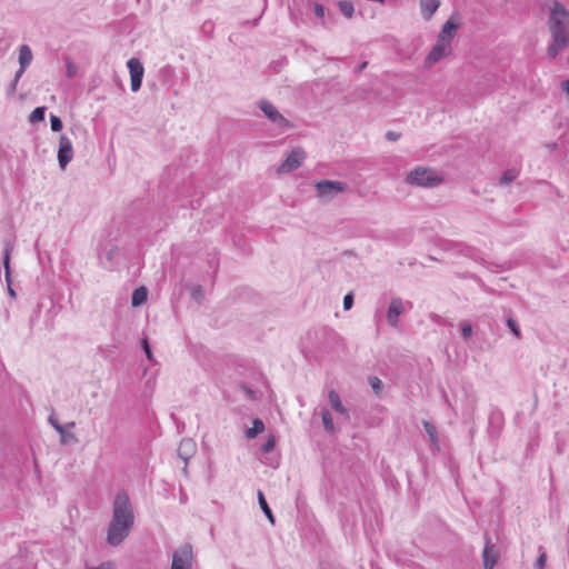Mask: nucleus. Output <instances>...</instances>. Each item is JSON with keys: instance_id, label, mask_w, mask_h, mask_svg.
Listing matches in <instances>:
<instances>
[{"instance_id": "0eeeda50", "label": "nucleus", "mask_w": 569, "mask_h": 569, "mask_svg": "<svg viewBox=\"0 0 569 569\" xmlns=\"http://www.w3.org/2000/svg\"><path fill=\"white\" fill-rule=\"evenodd\" d=\"M192 561V546L184 543L180 546L172 555L170 569H189Z\"/></svg>"}, {"instance_id": "a18cd8bd", "label": "nucleus", "mask_w": 569, "mask_h": 569, "mask_svg": "<svg viewBox=\"0 0 569 569\" xmlns=\"http://www.w3.org/2000/svg\"><path fill=\"white\" fill-rule=\"evenodd\" d=\"M367 66H368V62H367V61H363V62H361V63L357 67L356 71H357V72H361V71H363V70L367 68Z\"/></svg>"}, {"instance_id": "f8f14e48", "label": "nucleus", "mask_w": 569, "mask_h": 569, "mask_svg": "<svg viewBox=\"0 0 569 569\" xmlns=\"http://www.w3.org/2000/svg\"><path fill=\"white\" fill-rule=\"evenodd\" d=\"M49 423L53 427V429L60 435V441L62 445H68V443H77L78 442V438L76 437V435L73 432H68L67 431V428H74L76 427V423L74 422H69L67 423V426H62L58 422V420L51 415L48 419Z\"/></svg>"}, {"instance_id": "bb28decb", "label": "nucleus", "mask_w": 569, "mask_h": 569, "mask_svg": "<svg viewBox=\"0 0 569 569\" xmlns=\"http://www.w3.org/2000/svg\"><path fill=\"white\" fill-rule=\"evenodd\" d=\"M517 176H518L517 170L508 169V170H506L502 173V176L500 178V183L501 184H509V183H511L517 178Z\"/></svg>"}, {"instance_id": "dca6fc26", "label": "nucleus", "mask_w": 569, "mask_h": 569, "mask_svg": "<svg viewBox=\"0 0 569 569\" xmlns=\"http://www.w3.org/2000/svg\"><path fill=\"white\" fill-rule=\"evenodd\" d=\"M420 11L421 16L425 20H430L435 12L439 9L441 1L440 0H420Z\"/></svg>"}, {"instance_id": "a878e982", "label": "nucleus", "mask_w": 569, "mask_h": 569, "mask_svg": "<svg viewBox=\"0 0 569 569\" xmlns=\"http://www.w3.org/2000/svg\"><path fill=\"white\" fill-rule=\"evenodd\" d=\"M423 428H425L426 432L428 433L430 441L433 443H437L438 442V432H437L436 427L429 421H423Z\"/></svg>"}, {"instance_id": "a19ab883", "label": "nucleus", "mask_w": 569, "mask_h": 569, "mask_svg": "<svg viewBox=\"0 0 569 569\" xmlns=\"http://www.w3.org/2000/svg\"><path fill=\"white\" fill-rule=\"evenodd\" d=\"M401 137V133L395 131H388L386 133V139L389 141H397Z\"/></svg>"}, {"instance_id": "c03bdc74", "label": "nucleus", "mask_w": 569, "mask_h": 569, "mask_svg": "<svg viewBox=\"0 0 569 569\" xmlns=\"http://www.w3.org/2000/svg\"><path fill=\"white\" fill-rule=\"evenodd\" d=\"M242 389L249 397L254 398V391L250 387L243 386Z\"/></svg>"}, {"instance_id": "9d476101", "label": "nucleus", "mask_w": 569, "mask_h": 569, "mask_svg": "<svg viewBox=\"0 0 569 569\" xmlns=\"http://www.w3.org/2000/svg\"><path fill=\"white\" fill-rule=\"evenodd\" d=\"M73 158V147L71 140L61 134L59 138L58 162L59 167L63 170Z\"/></svg>"}, {"instance_id": "c85d7f7f", "label": "nucleus", "mask_w": 569, "mask_h": 569, "mask_svg": "<svg viewBox=\"0 0 569 569\" xmlns=\"http://www.w3.org/2000/svg\"><path fill=\"white\" fill-rule=\"evenodd\" d=\"M507 327L510 329V331L517 337V338H520L521 337V330H520V327L517 322V320H515L512 317H509L507 319Z\"/></svg>"}, {"instance_id": "4be33fe9", "label": "nucleus", "mask_w": 569, "mask_h": 569, "mask_svg": "<svg viewBox=\"0 0 569 569\" xmlns=\"http://www.w3.org/2000/svg\"><path fill=\"white\" fill-rule=\"evenodd\" d=\"M258 502H259V506H260L261 510L263 511L264 516L273 525L274 523V516H273L270 507L268 506V502H267V500L264 498V495L260 490L258 491Z\"/></svg>"}, {"instance_id": "79ce46f5", "label": "nucleus", "mask_w": 569, "mask_h": 569, "mask_svg": "<svg viewBox=\"0 0 569 569\" xmlns=\"http://www.w3.org/2000/svg\"><path fill=\"white\" fill-rule=\"evenodd\" d=\"M27 68H22L19 66V69L17 70L16 74H14V79L19 80L22 78L23 73L26 72Z\"/></svg>"}, {"instance_id": "aec40b11", "label": "nucleus", "mask_w": 569, "mask_h": 569, "mask_svg": "<svg viewBox=\"0 0 569 569\" xmlns=\"http://www.w3.org/2000/svg\"><path fill=\"white\" fill-rule=\"evenodd\" d=\"M148 299V290L146 287L141 286L136 288L131 296V305L132 307H139L144 303Z\"/></svg>"}, {"instance_id": "7c9ffc66", "label": "nucleus", "mask_w": 569, "mask_h": 569, "mask_svg": "<svg viewBox=\"0 0 569 569\" xmlns=\"http://www.w3.org/2000/svg\"><path fill=\"white\" fill-rule=\"evenodd\" d=\"M141 347H142V350H143V352H144V355H146L147 359H148L149 361H153V359H154V358H153V353H152V350H151L150 343H149V341H148V339H147V338H143V339L141 340Z\"/></svg>"}, {"instance_id": "6ab92c4d", "label": "nucleus", "mask_w": 569, "mask_h": 569, "mask_svg": "<svg viewBox=\"0 0 569 569\" xmlns=\"http://www.w3.org/2000/svg\"><path fill=\"white\" fill-rule=\"evenodd\" d=\"M32 51L28 44H22L19 48V66L28 68L32 62Z\"/></svg>"}, {"instance_id": "4c0bfd02", "label": "nucleus", "mask_w": 569, "mask_h": 569, "mask_svg": "<svg viewBox=\"0 0 569 569\" xmlns=\"http://www.w3.org/2000/svg\"><path fill=\"white\" fill-rule=\"evenodd\" d=\"M191 296L196 301L199 302L203 298L202 288L200 286L194 287L191 292Z\"/></svg>"}, {"instance_id": "393cba45", "label": "nucleus", "mask_w": 569, "mask_h": 569, "mask_svg": "<svg viewBox=\"0 0 569 569\" xmlns=\"http://www.w3.org/2000/svg\"><path fill=\"white\" fill-rule=\"evenodd\" d=\"M46 107H37L29 116V121L31 123L41 122L44 120Z\"/></svg>"}, {"instance_id": "c756f323", "label": "nucleus", "mask_w": 569, "mask_h": 569, "mask_svg": "<svg viewBox=\"0 0 569 569\" xmlns=\"http://www.w3.org/2000/svg\"><path fill=\"white\" fill-rule=\"evenodd\" d=\"M50 126L53 132H59L63 128V122L58 116L50 114Z\"/></svg>"}, {"instance_id": "2eb2a0df", "label": "nucleus", "mask_w": 569, "mask_h": 569, "mask_svg": "<svg viewBox=\"0 0 569 569\" xmlns=\"http://www.w3.org/2000/svg\"><path fill=\"white\" fill-rule=\"evenodd\" d=\"M459 28V22L455 20V16H451L442 26L440 33L438 34V39L441 41H449L451 43L455 38L457 30Z\"/></svg>"}, {"instance_id": "49530a36", "label": "nucleus", "mask_w": 569, "mask_h": 569, "mask_svg": "<svg viewBox=\"0 0 569 569\" xmlns=\"http://www.w3.org/2000/svg\"><path fill=\"white\" fill-rule=\"evenodd\" d=\"M500 416H501V413H500V412H492V413L490 415V417H489L490 422H492V421H493V420H496V419H497V420H498V419H500Z\"/></svg>"}, {"instance_id": "473e14b6", "label": "nucleus", "mask_w": 569, "mask_h": 569, "mask_svg": "<svg viewBox=\"0 0 569 569\" xmlns=\"http://www.w3.org/2000/svg\"><path fill=\"white\" fill-rule=\"evenodd\" d=\"M556 452L562 455L566 451V441L556 433Z\"/></svg>"}, {"instance_id": "423d86ee", "label": "nucleus", "mask_w": 569, "mask_h": 569, "mask_svg": "<svg viewBox=\"0 0 569 569\" xmlns=\"http://www.w3.org/2000/svg\"><path fill=\"white\" fill-rule=\"evenodd\" d=\"M500 559V549L492 539L485 535V547L482 550L483 569H493Z\"/></svg>"}, {"instance_id": "7ed1b4c3", "label": "nucleus", "mask_w": 569, "mask_h": 569, "mask_svg": "<svg viewBox=\"0 0 569 569\" xmlns=\"http://www.w3.org/2000/svg\"><path fill=\"white\" fill-rule=\"evenodd\" d=\"M406 182L419 187H436L442 182V178L430 168L417 167L407 174Z\"/></svg>"}, {"instance_id": "37998d69", "label": "nucleus", "mask_w": 569, "mask_h": 569, "mask_svg": "<svg viewBox=\"0 0 569 569\" xmlns=\"http://www.w3.org/2000/svg\"><path fill=\"white\" fill-rule=\"evenodd\" d=\"M7 290H8V295H9L11 298H13V299H16V298H17V292H16V290L12 288V286H7Z\"/></svg>"}, {"instance_id": "20e7f679", "label": "nucleus", "mask_w": 569, "mask_h": 569, "mask_svg": "<svg viewBox=\"0 0 569 569\" xmlns=\"http://www.w3.org/2000/svg\"><path fill=\"white\" fill-rule=\"evenodd\" d=\"M259 108L266 118H268L281 131H286L293 127L292 123L287 118H284L270 101H260Z\"/></svg>"}, {"instance_id": "39448f33", "label": "nucleus", "mask_w": 569, "mask_h": 569, "mask_svg": "<svg viewBox=\"0 0 569 569\" xmlns=\"http://www.w3.org/2000/svg\"><path fill=\"white\" fill-rule=\"evenodd\" d=\"M348 189L347 182L336 180H320L316 183L317 194L320 198L331 200L338 193H342Z\"/></svg>"}, {"instance_id": "e433bc0d", "label": "nucleus", "mask_w": 569, "mask_h": 569, "mask_svg": "<svg viewBox=\"0 0 569 569\" xmlns=\"http://www.w3.org/2000/svg\"><path fill=\"white\" fill-rule=\"evenodd\" d=\"M353 295L351 292L347 293L345 297H343V309L345 310H349L352 308L353 306Z\"/></svg>"}, {"instance_id": "f3484780", "label": "nucleus", "mask_w": 569, "mask_h": 569, "mask_svg": "<svg viewBox=\"0 0 569 569\" xmlns=\"http://www.w3.org/2000/svg\"><path fill=\"white\" fill-rule=\"evenodd\" d=\"M196 451V443L191 439H182L178 447V456L187 462Z\"/></svg>"}, {"instance_id": "58836bf2", "label": "nucleus", "mask_w": 569, "mask_h": 569, "mask_svg": "<svg viewBox=\"0 0 569 569\" xmlns=\"http://www.w3.org/2000/svg\"><path fill=\"white\" fill-rule=\"evenodd\" d=\"M313 12L318 17V18H323L325 17V8L323 6L319 4V3H315L313 6Z\"/></svg>"}, {"instance_id": "de8ad7c7", "label": "nucleus", "mask_w": 569, "mask_h": 569, "mask_svg": "<svg viewBox=\"0 0 569 569\" xmlns=\"http://www.w3.org/2000/svg\"><path fill=\"white\" fill-rule=\"evenodd\" d=\"M116 250H117L116 247L109 250V252L107 253V258L109 260H111L113 258V254H114Z\"/></svg>"}, {"instance_id": "72a5a7b5", "label": "nucleus", "mask_w": 569, "mask_h": 569, "mask_svg": "<svg viewBox=\"0 0 569 569\" xmlns=\"http://www.w3.org/2000/svg\"><path fill=\"white\" fill-rule=\"evenodd\" d=\"M369 385L376 392L382 389V381L378 377H369Z\"/></svg>"}, {"instance_id": "9b49d317", "label": "nucleus", "mask_w": 569, "mask_h": 569, "mask_svg": "<svg viewBox=\"0 0 569 569\" xmlns=\"http://www.w3.org/2000/svg\"><path fill=\"white\" fill-rule=\"evenodd\" d=\"M127 66L131 78V90L137 92L141 88L144 72L143 66L137 58L129 59Z\"/></svg>"}, {"instance_id": "5701e85b", "label": "nucleus", "mask_w": 569, "mask_h": 569, "mask_svg": "<svg viewBox=\"0 0 569 569\" xmlns=\"http://www.w3.org/2000/svg\"><path fill=\"white\" fill-rule=\"evenodd\" d=\"M338 7H339V10L340 12L346 17V18H352L353 16V12H355V7H353V3L349 0H340L338 1Z\"/></svg>"}, {"instance_id": "412c9836", "label": "nucleus", "mask_w": 569, "mask_h": 569, "mask_svg": "<svg viewBox=\"0 0 569 569\" xmlns=\"http://www.w3.org/2000/svg\"><path fill=\"white\" fill-rule=\"evenodd\" d=\"M264 430V423L260 419H254L252 422V427L246 430V437L248 439H253Z\"/></svg>"}, {"instance_id": "1a4fd4ad", "label": "nucleus", "mask_w": 569, "mask_h": 569, "mask_svg": "<svg viewBox=\"0 0 569 569\" xmlns=\"http://www.w3.org/2000/svg\"><path fill=\"white\" fill-rule=\"evenodd\" d=\"M306 158V152L302 148L297 147L291 150L286 160L278 168L279 173H289L298 169Z\"/></svg>"}, {"instance_id": "b1692460", "label": "nucleus", "mask_w": 569, "mask_h": 569, "mask_svg": "<svg viewBox=\"0 0 569 569\" xmlns=\"http://www.w3.org/2000/svg\"><path fill=\"white\" fill-rule=\"evenodd\" d=\"M321 418H322V425H323L325 430L328 432H333L335 423H333L331 413L327 409H323L321 411Z\"/></svg>"}, {"instance_id": "a211bd4d", "label": "nucleus", "mask_w": 569, "mask_h": 569, "mask_svg": "<svg viewBox=\"0 0 569 569\" xmlns=\"http://www.w3.org/2000/svg\"><path fill=\"white\" fill-rule=\"evenodd\" d=\"M328 400H329V403H330L331 408L335 411H337V412L348 417V411L345 408V406L342 405V402L340 400V397H339V395H338V392L336 390L332 389V390L329 391Z\"/></svg>"}, {"instance_id": "09e8293b", "label": "nucleus", "mask_w": 569, "mask_h": 569, "mask_svg": "<svg viewBox=\"0 0 569 569\" xmlns=\"http://www.w3.org/2000/svg\"><path fill=\"white\" fill-rule=\"evenodd\" d=\"M72 76H73L72 64L68 63V77L71 78Z\"/></svg>"}, {"instance_id": "cd10ccee", "label": "nucleus", "mask_w": 569, "mask_h": 569, "mask_svg": "<svg viewBox=\"0 0 569 569\" xmlns=\"http://www.w3.org/2000/svg\"><path fill=\"white\" fill-rule=\"evenodd\" d=\"M274 447H276V437L271 435L268 437L267 441L261 445L260 450L263 453H269L274 449Z\"/></svg>"}, {"instance_id": "c9c22d12", "label": "nucleus", "mask_w": 569, "mask_h": 569, "mask_svg": "<svg viewBox=\"0 0 569 569\" xmlns=\"http://www.w3.org/2000/svg\"><path fill=\"white\" fill-rule=\"evenodd\" d=\"M547 562V556L545 552H541L539 557L537 558L533 567L535 569H543Z\"/></svg>"}, {"instance_id": "ea45409f", "label": "nucleus", "mask_w": 569, "mask_h": 569, "mask_svg": "<svg viewBox=\"0 0 569 569\" xmlns=\"http://www.w3.org/2000/svg\"><path fill=\"white\" fill-rule=\"evenodd\" d=\"M87 569H116L113 563L110 561L102 562L97 567H88Z\"/></svg>"}, {"instance_id": "f257e3e1", "label": "nucleus", "mask_w": 569, "mask_h": 569, "mask_svg": "<svg viewBox=\"0 0 569 569\" xmlns=\"http://www.w3.org/2000/svg\"><path fill=\"white\" fill-rule=\"evenodd\" d=\"M134 525L133 508L124 490L117 492L112 503V518L107 530V542L117 547L129 536Z\"/></svg>"}, {"instance_id": "f03ea898", "label": "nucleus", "mask_w": 569, "mask_h": 569, "mask_svg": "<svg viewBox=\"0 0 569 569\" xmlns=\"http://www.w3.org/2000/svg\"><path fill=\"white\" fill-rule=\"evenodd\" d=\"M547 23L551 34L547 52L555 59L569 44V11L562 3L555 1Z\"/></svg>"}, {"instance_id": "ddd939ff", "label": "nucleus", "mask_w": 569, "mask_h": 569, "mask_svg": "<svg viewBox=\"0 0 569 569\" xmlns=\"http://www.w3.org/2000/svg\"><path fill=\"white\" fill-rule=\"evenodd\" d=\"M405 311V302L401 298H392L387 310V322L392 328H398L399 316Z\"/></svg>"}, {"instance_id": "4468645a", "label": "nucleus", "mask_w": 569, "mask_h": 569, "mask_svg": "<svg viewBox=\"0 0 569 569\" xmlns=\"http://www.w3.org/2000/svg\"><path fill=\"white\" fill-rule=\"evenodd\" d=\"M14 248V241L11 238L3 240L2 266L4 269V278L7 286H12L10 259Z\"/></svg>"}, {"instance_id": "f704fd0d", "label": "nucleus", "mask_w": 569, "mask_h": 569, "mask_svg": "<svg viewBox=\"0 0 569 569\" xmlns=\"http://www.w3.org/2000/svg\"><path fill=\"white\" fill-rule=\"evenodd\" d=\"M18 83H19V80L13 78L6 90L7 97H13L16 94Z\"/></svg>"}, {"instance_id": "2f4dec72", "label": "nucleus", "mask_w": 569, "mask_h": 569, "mask_svg": "<svg viewBox=\"0 0 569 569\" xmlns=\"http://www.w3.org/2000/svg\"><path fill=\"white\" fill-rule=\"evenodd\" d=\"M461 326V335L465 339H469L472 336V326L468 321H462Z\"/></svg>"}, {"instance_id": "6e6552de", "label": "nucleus", "mask_w": 569, "mask_h": 569, "mask_svg": "<svg viewBox=\"0 0 569 569\" xmlns=\"http://www.w3.org/2000/svg\"><path fill=\"white\" fill-rule=\"evenodd\" d=\"M451 52H452L451 43H449V41H441L440 39L437 38V41H436L435 46L431 48V50L429 51V53L427 54L425 62L427 66L430 67V66L437 63L438 61H440L441 59L450 56Z\"/></svg>"}]
</instances>
